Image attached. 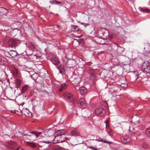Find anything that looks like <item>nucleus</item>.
<instances>
[{
  "instance_id": "obj_1",
  "label": "nucleus",
  "mask_w": 150,
  "mask_h": 150,
  "mask_svg": "<svg viewBox=\"0 0 150 150\" xmlns=\"http://www.w3.org/2000/svg\"><path fill=\"white\" fill-rule=\"evenodd\" d=\"M50 59L52 63L59 70V73L62 74L63 72L62 70V68L59 58L55 55H52L50 57Z\"/></svg>"
},
{
  "instance_id": "obj_2",
  "label": "nucleus",
  "mask_w": 150,
  "mask_h": 150,
  "mask_svg": "<svg viewBox=\"0 0 150 150\" xmlns=\"http://www.w3.org/2000/svg\"><path fill=\"white\" fill-rule=\"evenodd\" d=\"M142 70L143 72L146 74H148L150 72V66L148 62H144L143 63Z\"/></svg>"
},
{
  "instance_id": "obj_3",
  "label": "nucleus",
  "mask_w": 150,
  "mask_h": 150,
  "mask_svg": "<svg viewBox=\"0 0 150 150\" xmlns=\"http://www.w3.org/2000/svg\"><path fill=\"white\" fill-rule=\"evenodd\" d=\"M19 110L20 111V113L18 114L19 115H22V114H23L26 117H32L31 113L27 108H23L21 110Z\"/></svg>"
},
{
  "instance_id": "obj_4",
  "label": "nucleus",
  "mask_w": 150,
  "mask_h": 150,
  "mask_svg": "<svg viewBox=\"0 0 150 150\" xmlns=\"http://www.w3.org/2000/svg\"><path fill=\"white\" fill-rule=\"evenodd\" d=\"M6 145L8 148L15 150H16V149L18 147L17 143L13 141L8 142Z\"/></svg>"
},
{
  "instance_id": "obj_5",
  "label": "nucleus",
  "mask_w": 150,
  "mask_h": 150,
  "mask_svg": "<svg viewBox=\"0 0 150 150\" xmlns=\"http://www.w3.org/2000/svg\"><path fill=\"white\" fill-rule=\"evenodd\" d=\"M106 112L105 109L102 107L97 108L95 110L96 113L100 116L104 115Z\"/></svg>"
},
{
  "instance_id": "obj_6",
  "label": "nucleus",
  "mask_w": 150,
  "mask_h": 150,
  "mask_svg": "<svg viewBox=\"0 0 150 150\" xmlns=\"http://www.w3.org/2000/svg\"><path fill=\"white\" fill-rule=\"evenodd\" d=\"M18 42V40L11 39L8 40V44L9 46L12 47L16 46Z\"/></svg>"
},
{
  "instance_id": "obj_7",
  "label": "nucleus",
  "mask_w": 150,
  "mask_h": 150,
  "mask_svg": "<svg viewBox=\"0 0 150 150\" xmlns=\"http://www.w3.org/2000/svg\"><path fill=\"white\" fill-rule=\"evenodd\" d=\"M63 96L65 99L69 100L70 101L76 100L75 97L73 94H63Z\"/></svg>"
},
{
  "instance_id": "obj_8",
  "label": "nucleus",
  "mask_w": 150,
  "mask_h": 150,
  "mask_svg": "<svg viewBox=\"0 0 150 150\" xmlns=\"http://www.w3.org/2000/svg\"><path fill=\"white\" fill-rule=\"evenodd\" d=\"M78 105L81 108H84L86 106L84 99L83 98L80 99L78 102Z\"/></svg>"
},
{
  "instance_id": "obj_9",
  "label": "nucleus",
  "mask_w": 150,
  "mask_h": 150,
  "mask_svg": "<svg viewBox=\"0 0 150 150\" xmlns=\"http://www.w3.org/2000/svg\"><path fill=\"white\" fill-rule=\"evenodd\" d=\"M4 29L6 31H7V33H8L11 32V35L13 36H14L15 35L13 34V33L14 32L15 30H17L16 29H12L11 28L8 26H5Z\"/></svg>"
},
{
  "instance_id": "obj_10",
  "label": "nucleus",
  "mask_w": 150,
  "mask_h": 150,
  "mask_svg": "<svg viewBox=\"0 0 150 150\" xmlns=\"http://www.w3.org/2000/svg\"><path fill=\"white\" fill-rule=\"evenodd\" d=\"M42 132H31L30 133H28L27 134H25L24 135V136H31V134H34L35 135L36 137H38L39 136L42 134Z\"/></svg>"
},
{
  "instance_id": "obj_11",
  "label": "nucleus",
  "mask_w": 150,
  "mask_h": 150,
  "mask_svg": "<svg viewBox=\"0 0 150 150\" xmlns=\"http://www.w3.org/2000/svg\"><path fill=\"white\" fill-rule=\"evenodd\" d=\"M121 142L123 143L127 144L130 141V139L127 136H123L121 138Z\"/></svg>"
},
{
  "instance_id": "obj_12",
  "label": "nucleus",
  "mask_w": 150,
  "mask_h": 150,
  "mask_svg": "<svg viewBox=\"0 0 150 150\" xmlns=\"http://www.w3.org/2000/svg\"><path fill=\"white\" fill-rule=\"evenodd\" d=\"M78 91L80 94H85L87 92V90L85 87L81 86L78 90Z\"/></svg>"
},
{
  "instance_id": "obj_13",
  "label": "nucleus",
  "mask_w": 150,
  "mask_h": 150,
  "mask_svg": "<svg viewBox=\"0 0 150 150\" xmlns=\"http://www.w3.org/2000/svg\"><path fill=\"white\" fill-rule=\"evenodd\" d=\"M71 135L74 136H80V134L79 132L76 129L72 130L71 132Z\"/></svg>"
},
{
  "instance_id": "obj_14",
  "label": "nucleus",
  "mask_w": 150,
  "mask_h": 150,
  "mask_svg": "<svg viewBox=\"0 0 150 150\" xmlns=\"http://www.w3.org/2000/svg\"><path fill=\"white\" fill-rule=\"evenodd\" d=\"M30 88L28 85L24 84L22 87L21 91L22 93H24L26 92Z\"/></svg>"
},
{
  "instance_id": "obj_15",
  "label": "nucleus",
  "mask_w": 150,
  "mask_h": 150,
  "mask_svg": "<svg viewBox=\"0 0 150 150\" xmlns=\"http://www.w3.org/2000/svg\"><path fill=\"white\" fill-rule=\"evenodd\" d=\"M21 81L18 79L16 80L14 83V85L17 90H18V88L20 87L21 85Z\"/></svg>"
},
{
  "instance_id": "obj_16",
  "label": "nucleus",
  "mask_w": 150,
  "mask_h": 150,
  "mask_svg": "<svg viewBox=\"0 0 150 150\" xmlns=\"http://www.w3.org/2000/svg\"><path fill=\"white\" fill-rule=\"evenodd\" d=\"M83 116L85 117H89L90 114V111L88 109H86L85 111H83Z\"/></svg>"
},
{
  "instance_id": "obj_17",
  "label": "nucleus",
  "mask_w": 150,
  "mask_h": 150,
  "mask_svg": "<svg viewBox=\"0 0 150 150\" xmlns=\"http://www.w3.org/2000/svg\"><path fill=\"white\" fill-rule=\"evenodd\" d=\"M97 35L98 37L100 38H103V32L100 30H98L97 33Z\"/></svg>"
},
{
  "instance_id": "obj_18",
  "label": "nucleus",
  "mask_w": 150,
  "mask_h": 150,
  "mask_svg": "<svg viewBox=\"0 0 150 150\" xmlns=\"http://www.w3.org/2000/svg\"><path fill=\"white\" fill-rule=\"evenodd\" d=\"M39 76V74H38L36 73H35L33 75H31L30 76L32 79H33L34 81L36 80L38 77Z\"/></svg>"
},
{
  "instance_id": "obj_19",
  "label": "nucleus",
  "mask_w": 150,
  "mask_h": 150,
  "mask_svg": "<svg viewBox=\"0 0 150 150\" xmlns=\"http://www.w3.org/2000/svg\"><path fill=\"white\" fill-rule=\"evenodd\" d=\"M139 10L144 13H148L150 12V10L146 8H142L141 7H139Z\"/></svg>"
},
{
  "instance_id": "obj_20",
  "label": "nucleus",
  "mask_w": 150,
  "mask_h": 150,
  "mask_svg": "<svg viewBox=\"0 0 150 150\" xmlns=\"http://www.w3.org/2000/svg\"><path fill=\"white\" fill-rule=\"evenodd\" d=\"M10 54L11 58H13L16 56L18 54L17 52L15 51L11 50H10Z\"/></svg>"
},
{
  "instance_id": "obj_21",
  "label": "nucleus",
  "mask_w": 150,
  "mask_h": 150,
  "mask_svg": "<svg viewBox=\"0 0 150 150\" xmlns=\"http://www.w3.org/2000/svg\"><path fill=\"white\" fill-rule=\"evenodd\" d=\"M77 77H78L77 79H75V80H72V81L74 83L78 84L81 81V80L80 77L79 76H77Z\"/></svg>"
},
{
  "instance_id": "obj_22",
  "label": "nucleus",
  "mask_w": 150,
  "mask_h": 150,
  "mask_svg": "<svg viewBox=\"0 0 150 150\" xmlns=\"http://www.w3.org/2000/svg\"><path fill=\"white\" fill-rule=\"evenodd\" d=\"M0 11L3 14H6L8 12L7 10L4 8H0Z\"/></svg>"
},
{
  "instance_id": "obj_23",
  "label": "nucleus",
  "mask_w": 150,
  "mask_h": 150,
  "mask_svg": "<svg viewBox=\"0 0 150 150\" xmlns=\"http://www.w3.org/2000/svg\"><path fill=\"white\" fill-rule=\"evenodd\" d=\"M56 133L57 135H62L64 134L65 133V131L63 129L59 130L57 131Z\"/></svg>"
},
{
  "instance_id": "obj_24",
  "label": "nucleus",
  "mask_w": 150,
  "mask_h": 150,
  "mask_svg": "<svg viewBox=\"0 0 150 150\" xmlns=\"http://www.w3.org/2000/svg\"><path fill=\"white\" fill-rule=\"evenodd\" d=\"M12 71L14 75L16 76L18 74V70L15 67H13L12 68Z\"/></svg>"
},
{
  "instance_id": "obj_25",
  "label": "nucleus",
  "mask_w": 150,
  "mask_h": 150,
  "mask_svg": "<svg viewBox=\"0 0 150 150\" xmlns=\"http://www.w3.org/2000/svg\"><path fill=\"white\" fill-rule=\"evenodd\" d=\"M67 86V85L66 84H63L61 86L60 88L59 89V91L60 92L65 89Z\"/></svg>"
},
{
  "instance_id": "obj_26",
  "label": "nucleus",
  "mask_w": 150,
  "mask_h": 150,
  "mask_svg": "<svg viewBox=\"0 0 150 150\" xmlns=\"http://www.w3.org/2000/svg\"><path fill=\"white\" fill-rule=\"evenodd\" d=\"M124 51V49L122 47L120 46L118 47L117 49V51L119 53H122Z\"/></svg>"
},
{
  "instance_id": "obj_27",
  "label": "nucleus",
  "mask_w": 150,
  "mask_h": 150,
  "mask_svg": "<svg viewBox=\"0 0 150 150\" xmlns=\"http://www.w3.org/2000/svg\"><path fill=\"white\" fill-rule=\"evenodd\" d=\"M53 150H62L60 147L57 145L54 146L53 147Z\"/></svg>"
},
{
  "instance_id": "obj_28",
  "label": "nucleus",
  "mask_w": 150,
  "mask_h": 150,
  "mask_svg": "<svg viewBox=\"0 0 150 150\" xmlns=\"http://www.w3.org/2000/svg\"><path fill=\"white\" fill-rule=\"evenodd\" d=\"M29 47L32 50H34L35 48V45L32 43L29 44Z\"/></svg>"
},
{
  "instance_id": "obj_29",
  "label": "nucleus",
  "mask_w": 150,
  "mask_h": 150,
  "mask_svg": "<svg viewBox=\"0 0 150 150\" xmlns=\"http://www.w3.org/2000/svg\"><path fill=\"white\" fill-rule=\"evenodd\" d=\"M5 61L3 58L0 57V64L3 65L4 64Z\"/></svg>"
},
{
  "instance_id": "obj_30",
  "label": "nucleus",
  "mask_w": 150,
  "mask_h": 150,
  "mask_svg": "<svg viewBox=\"0 0 150 150\" xmlns=\"http://www.w3.org/2000/svg\"><path fill=\"white\" fill-rule=\"evenodd\" d=\"M4 54L6 56L9 58H11V55L10 54V52H4Z\"/></svg>"
},
{
  "instance_id": "obj_31",
  "label": "nucleus",
  "mask_w": 150,
  "mask_h": 150,
  "mask_svg": "<svg viewBox=\"0 0 150 150\" xmlns=\"http://www.w3.org/2000/svg\"><path fill=\"white\" fill-rule=\"evenodd\" d=\"M78 30L79 28L77 26H74L72 29V31H77Z\"/></svg>"
},
{
  "instance_id": "obj_32",
  "label": "nucleus",
  "mask_w": 150,
  "mask_h": 150,
  "mask_svg": "<svg viewBox=\"0 0 150 150\" xmlns=\"http://www.w3.org/2000/svg\"><path fill=\"white\" fill-rule=\"evenodd\" d=\"M28 144L32 147V148H35L36 147V144L34 143H32L31 142H29L28 143Z\"/></svg>"
},
{
  "instance_id": "obj_33",
  "label": "nucleus",
  "mask_w": 150,
  "mask_h": 150,
  "mask_svg": "<svg viewBox=\"0 0 150 150\" xmlns=\"http://www.w3.org/2000/svg\"><path fill=\"white\" fill-rule=\"evenodd\" d=\"M145 133L147 135L150 137V129H146L145 130Z\"/></svg>"
},
{
  "instance_id": "obj_34",
  "label": "nucleus",
  "mask_w": 150,
  "mask_h": 150,
  "mask_svg": "<svg viewBox=\"0 0 150 150\" xmlns=\"http://www.w3.org/2000/svg\"><path fill=\"white\" fill-rule=\"evenodd\" d=\"M77 76H78L75 74H73L71 77V81H72V80H75V79H77V78H78Z\"/></svg>"
},
{
  "instance_id": "obj_35",
  "label": "nucleus",
  "mask_w": 150,
  "mask_h": 150,
  "mask_svg": "<svg viewBox=\"0 0 150 150\" xmlns=\"http://www.w3.org/2000/svg\"><path fill=\"white\" fill-rule=\"evenodd\" d=\"M142 147L144 149H146L148 147V146L147 144L145 143H143L142 144Z\"/></svg>"
},
{
  "instance_id": "obj_36",
  "label": "nucleus",
  "mask_w": 150,
  "mask_h": 150,
  "mask_svg": "<svg viewBox=\"0 0 150 150\" xmlns=\"http://www.w3.org/2000/svg\"><path fill=\"white\" fill-rule=\"evenodd\" d=\"M105 38V37H103V38H102V40H101L100 42H98V43L100 44H102V45L104 44Z\"/></svg>"
},
{
  "instance_id": "obj_37",
  "label": "nucleus",
  "mask_w": 150,
  "mask_h": 150,
  "mask_svg": "<svg viewBox=\"0 0 150 150\" xmlns=\"http://www.w3.org/2000/svg\"><path fill=\"white\" fill-rule=\"evenodd\" d=\"M105 123L106 124V130H107L109 127L108 122V121H105Z\"/></svg>"
},
{
  "instance_id": "obj_38",
  "label": "nucleus",
  "mask_w": 150,
  "mask_h": 150,
  "mask_svg": "<svg viewBox=\"0 0 150 150\" xmlns=\"http://www.w3.org/2000/svg\"><path fill=\"white\" fill-rule=\"evenodd\" d=\"M105 123L106 124V130H107L109 127L108 122V121H105Z\"/></svg>"
},
{
  "instance_id": "obj_39",
  "label": "nucleus",
  "mask_w": 150,
  "mask_h": 150,
  "mask_svg": "<svg viewBox=\"0 0 150 150\" xmlns=\"http://www.w3.org/2000/svg\"><path fill=\"white\" fill-rule=\"evenodd\" d=\"M120 86L121 87L125 88L127 87V85L126 83H122L120 84Z\"/></svg>"
},
{
  "instance_id": "obj_40",
  "label": "nucleus",
  "mask_w": 150,
  "mask_h": 150,
  "mask_svg": "<svg viewBox=\"0 0 150 150\" xmlns=\"http://www.w3.org/2000/svg\"><path fill=\"white\" fill-rule=\"evenodd\" d=\"M42 142L45 143L46 144H49L50 143H52L53 142V143H56V142H53V141H44Z\"/></svg>"
},
{
  "instance_id": "obj_41",
  "label": "nucleus",
  "mask_w": 150,
  "mask_h": 150,
  "mask_svg": "<svg viewBox=\"0 0 150 150\" xmlns=\"http://www.w3.org/2000/svg\"><path fill=\"white\" fill-rule=\"evenodd\" d=\"M5 94H3L4 96V97L3 98H1L2 99H3L4 100H6L7 99H8L9 100H13L11 98H8V97L7 96H5Z\"/></svg>"
},
{
  "instance_id": "obj_42",
  "label": "nucleus",
  "mask_w": 150,
  "mask_h": 150,
  "mask_svg": "<svg viewBox=\"0 0 150 150\" xmlns=\"http://www.w3.org/2000/svg\"><path fill=\"white\" fill-rule=\"evenodd\" d=\"M100 141L102 142H103L104 143H107V144H110L112 143V142H108L106 140H104L103 139L101 140H100Z\"/></svg>"
},
{
  "instance_id": "obj_43",
  "label": "nucleus",
  "mask_w": 150,
  "mask_h": 150,
  "mask_svg": "<svg viewBox=\"0 0 150 150\" xmlns=\"http://www.w3.org/2000/svg\"><path fill=\"white\" fill-rule=\"evenodd\" d=\"M88 148L90 149H91L94 150H97V149H96L93 146H89Z\"/></svg>"
},
{
  "instance_id": "obj_44",
  "label": "nucleus",
  "mask_w": 150,
  "mask_h": 150,
  "mask_svg": "<svg viewBox=\"0 0 150 150\" xmlns=\"http://www.w3.org/2000/svg\"><path fill=\"white\" fill-rule=\"evenodd\" d=\"M50 3L52 4H56L57 3V1L53 0L50 1Z\"/></svg>"
},
{
  "instance_id": "obj_45",
  "label": "nucleus",
  "mask_w": 150,
  "mask_h": 150,
  "mask_svg": "<svg viewBox=\"0 0 150 150\" xmlns=\"http://www.w3.org/2000/svg\"><path fill=\"white\" fill-rule=\"evenodd\" d=\"M16 150H25L23 148H21L20 147H18L17 148V149H16Z\"/></svg>"
},
{
  "instance_id": "obj_46",
  "label": "nucleus",
  "mask_w": 150,
  "mask_h": 150,
  "mask_svg": "<svg viewBox=\"0 0 150 150\" xmlns=\"http://www.w3.org/2000/svg\"><path fill=\"white\" fill-rule=\"evenodd\" d=\"M129 134H130V135H132L133 134H134V133L133 132H131L130 131H129Z\"/></svg>"
},
{
  "instance_id": "obj_47",
  "label": "nucleus",
  "mask_w": 150,
  "mask_h": 150,
  "mask_svg": "<svg viewBox=\"0 0 150 150\" xmlns=\"http://www.w3.org/2000/svg\"><path fill=\"white\" fill-rule=\"evenodd\" d=\"M114 96H113V99H114V98H115V97H116V98H117L116 97L117 96H120L119 95H116V94H114Z\"/></svg>"
},
{
  "instance_id": "obj_48",
  "label": "nucleus",
  "mask_w": 150,
  "mask_h": 150,
  "mask_svg": "<svg viewBox=\"0 0 150 150\" xmlns=\"http://www.w3.org/2000/svg\"><path fill=\"white\" fill-rule=\"evenodd\" d=\"M106 131L107 132L108 134L110 136H111V134L110 133V131H108L107 130H106Z\"/></svg>"
},
{
  "instance_id": "obj_49",
  "label": "nucleus",
  "mask_w": 150,
  "mask_h": 150,
  "mask_svg": "<svg viewBox=\"0 0 150 150\" xmlns=\"http://www.w3.org/2000/svg\"><path fill=\"white\" fill-rule=\"evenodd\" d=\"M57 3H56V4L62 5L61 3L60 2L57 1Z\"/></svg>"
},
{
  "instance_id": "obj_50",
  "label": "nucleus",
  "mask_w": 150,
  "mask_h": 150,
  "mask_svg": "<svg viewBox=\"0 0 150 150\" xmlns=\"http://www.w3.org/2000/svg\"><path fill=\"white\" fill-rule=\"evenodd\" d=\"M27 96H26L25 94H23V98L24 99Z\"/></svg>"
},
{
  "instance_id": "obj_51",
  "label": "nucleus",
  "mask_w": 150,
  "mask_h": 150,
  "mask_svg": "<svg viewBox=\"0 0 150 150\" xmlns=\"http://www.w3.org/2000/svg\"><path fill=\"white\" fill-rule=\"evenodd\" d=\"M11 112L13 113H16V110H11Z\"/></svg>"
},
{
  "instance_id": "obj_52",
  "label": "nucleus",
  "mask_w": 150,
  "mask_h": 150,
  "mask_svg": "<svg viewBox=\"0 0 150 150\" xmlns=\"http://www.w3.org/2000/svg\"><path fill=\"white\" fill-rule=\"evenodd\" d=\"M104 105H105V107H106V106L105 105H106V106H107V103H104Z\"/></svg>"
},
{
  "instance_id": "obj_53",
  "label": "nucleus",
  "mask_w": 150,
  "mask_h": 150,
  "mask_svg": "<svg viewBox=\"0 0 150 150\" xmlns=\"http://www.w3.org/2000/svg\"><path fill=\"white\" fill-rule=\"evenodd\" d=\"M63 64H67V62H63Z\"/></svg>"
},
{
  "instance_id": "obj_54",
  "label": "nucleus",
  "mask_w": 150,
  "mask_h": 150,
  "mask_svg": "<svg viewBox=\"0 0 150 150\" xmlns=\"http://www.w3.org/2000/svg\"><path fill=\"white\" fill-rule=\"evenodd\" d=\"M52 139H53L52 140L53 141H54L56 137H55L54 139H53V137H52Z\"/></svg>"
},
{
  "instance_id": "obj_55",
  "label": "nucleus",
  "mask_w": 150,
  "mask_h": 150,
  "mask_svg": "<svg viewBox=\"0 0 150 150\" xmlns=\"http://www.w3.org/2000/svg\"><path fill=\"white\" fill-rule=\"evenodd\" d=\"M6 82L9 84V81L8 80H7Z\"/></svg>"
},
{
  "instance_id": "obj_56",
  "label": "nucleus",
  "mask_w": 150,
  "mask_h": 150,
  "mask_svg": "<svg viewBox=\"0 0 150 150\" xmlns=\"http://www.w3.org/2000/svg\"><path fill=\"white\" fill-rule=\"evenodd\" d=\"M13 90H14V93L15 92V91H16V90L15 89H13Z\"/></svg>"
},
{
  "instance_id": "obj_57",
  "label": "nucleus",
  "mask_w": 150,
  "mask_h": 150,
  "mask_svg": "<svg viewBox=\"0 0 150 150\" xmlns=\"http://www.w3.org/2000/svg\"><path fill=\"white\" fill-rule=\"evenodd\" d=\"M110 132H111L112 131L111 129H110Z\"/></svg>"
},
{
  "instance_id": "obj_58",
  "label": "nucleus",
  "mask_w": 150,
  "mask_h": 150,
  "mask_svg": "<svg viewBox=\"0 0 150 150\" xmlns=\"http://www.w3.org/2000/svg\"><path fill=\"white\" fill-rule=\"evenodd\" d=\"M129 1H133V0H129Z\"/></svg>"
},
{
  "instance_id": "obj_59",
  "label": "nucleus",
  "mask_w": 150,
  "mask_h": 150,
  "mask_svg": "<svg viewBox=\"0 0 150 150\" xmlns=\"http://www.w3.org/2000/svg\"><path fill=\"white\" fill-rule=\"evenodd\" d=\"M17 112H19V111H17Z\"/></svg>"
},
{
  "instance_id": "obj_60",
  "label": "nucleus",
  "mask_w": 150,
  "mask_h": 150,
  "mask_svg": "<svg viewBox=\"0 0 150 150\" xmlns=\"http://www.w3.org/2000/svg\"><path fill=\"white\" fill-rule=\"evenodd\" d=\"M84 24V23H82V24Z\"/></svg>"
},
{
  "instance_id": "obj_61",
  "label": "nucleus",
  "mask_w": 150,
  "mask_h": 150,
  "mask_svg": "<svg viewBox=\"0 0 150 150\" xmlns=\"http://www.w3.org/2000/svg\"><path fill=\"white\" fill-rule=\"evenodd\" d=\"M31 54H30V55H31Z\"/></svg>"
}]
</instances>
